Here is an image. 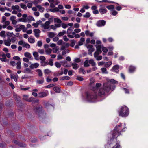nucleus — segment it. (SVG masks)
I'll list each match as a JSON object with an SVG mask.
<instances>
[{
	"label": "nucleus",
	"instance_id": "nucleus-35",
	"mask_svg": "<svg viewBox=\"0 0 148 148\" xmlns=\"http://www.w3.org/2000/svg\"><path fill=\"white\" fill-rule=\"evenodd\" d=\"M73 29V27H70L68 28L67 32V33L68 34L71 33Z\"/></svg>",
	"mask_w": 148,
	"mask_h": 148
},
{
	"label": "nucleus",
	"instance_id": "nucleus-48",
	"mask_svg": "<svg viewBox=\"0 0 148 148\" xmlns=\"http://www.w3.org/2000/svg\"><path fill=\"white\" fill-rule=\"evenodd\" d=\"M90 14L88 12H87L85 14L83 15V17L85 18H88L90 16Z\"/></svg>",
	"mask_w": 148,
	"mask_h": 148
},
{
	"label": "nucleus",
	"instance_id": "nucleus-56",
	"mask_svg": "<svg viewBox=\"0 0 148 148\" xmlns=\"http://www.w3.org/2000/svg\"><path fill=\"white\" fill-rule=\"evenodd\" d=\"M20 5L21 8L24 10H26L27 8L26 6L24 4H21Z\"/></svg>",
	"mask_w": 148,
	"mask_h": 148
},
{
	"label": "nucleus",
	"instance_id": "nucleus-1",
	"mask_svg": "<svg viewBox=\"0 0 148 148\" xmlns=\"http://www.w3.org/2000/svg\"><path fill=\"white\" fill-rule=\"evenodd\" d=\"M117 82L113 79H111L109 82L104 83L103 85V88H100V87L101 86V84L100 83H97L96 86L92 88V90L94 92H88L86 94V100L89 102H93L95 101L97 98V95L96 93L99 89L98 94L99 96H102L104 95L106 92H109L110 90L111 89V88L112 84L117 83ZM114 87V86H112Z\"/></svg>",
	"mask_w": 148,
	"mask_h": 148
},
{
	"label": "nucleus",
	"instance_id": "nucleus-33",
	"mask_svg": "<svg viewBox=\"0 0 148 148\" xmlns=\"http://www.w3.org/2000/svg\"><path fill=\"white\" fill-rule=\"evenodd\" d=\"M53 90L55 92L59 93L60 92V88L57 87H54L53 89Z\"/></svg>",
	"mask_w": 148,
	"mask_h": 148
},
{
	"label": "nucleus",
	"instance_id": "nucleus-55",
	"mask_svg": "<svg viewBox=\"0 0 148 148\" xmlns=\"http://www.w3.org/2000/svg\"><path fill=\"white\" fill-rule=\"evenodd\" d=\"M64 44L65 42L62 40H60L58 42V44L59 45H64Z\"/></svg>",
	"mask_w": 148,
	"mask_h": 148
},
{
	"label": "nucleus",
	"instance_id": "nucleus-11",
	"mask_svg": "<svg viewBox=\"0 0 148 148\" xmlns=\"http://www.w3.org/2000/svg\"><path fill=\"white\" fill-rule=\"evenodd\" d=\"M33 32L34 33V35L35 37L37 38H39L40 36L39 34L41 32L40 30L38 29H34Z\"/></svg>",
	"mask_w": 148,
	"mask_h": 148
},
{
	"label": "nucleus",
	"instance_id": "nucleus-37",
	"mask_svg": "<svg viewBox=\"0 0 148 148\" xmlns=\"http://www.w3.org/2000/svg\"><path fill=\"white\" fill-rule=\"evenodd\" d=\"M89 62L88 60H85L84 63V66L85 67H88L90 66L88 64Z\"/></svg>",
	"mask_w": 148,
	"mask_h": 148
},
{
	"label": "nucleus",
	"instance_id": "nucleus-23",
	"mask_svg": "<svg viewBox=\"0 0 148 148\" xmlns=\"http://www.w3.org/2000/svg\"><path fill=\"white\" fill-rule=\"evenodd\" d=\"M36 71L38 73V75L39 77H41L42 76V73L40 69H37L36 70Z\"/></svg>",
	"mask_w": 148,
	"mask_h": 148
},
{
	"label": "nucleus",
	"instance_id": "nucleus-52",
	"mask_svg": "<svg viewBox=\"0 0 148 148\" xmlns=\"http://www.w3.org/2000/svg\"><path fill=\"white\" fill-rule=\"evenodd\" d=\"M55 65L56 67L58 68H60L61 66V64L59 62H56L55 63Z\"/></svg>",
	"mask_w": 148,
	"mask_h": 148
},
{
	"label": "nucleus",
	"instance_id": "nucleus-34",
	"mask_svg": "<svg viewBox=\"0 0 148 148\" xmlns=\"http://www.w3.org/2000/svg\"><path fill=\"white\" fill-rule=\"evenodd\" d=\"M72 66L73 68L75 69H77L78 68V64L75 63H73L72 64Z\"/></svg>",
	"mask_w": 148,
	"mask_h": 148
},
{
	"label": "nucleus",
	"instance_id": "nucleus-28",
	"mask_svg": "<svg viewBox=\"0 0 148 148\" xmlns=\"http://www.w3.org/2000/svg\"><path fill=\"white\" fill-rule=\"evenodd\" d=\"M43 105L46 107H47L48 106H50L51 107H53V106H52L51 105H49V103L46 101L45 100H43Z\"/></svg>",
	"mask_w": 148,
	"mask_h": 148
},
{
	"label": "nucleus",
	"instance_id": "nucleus-27",
	"mask_svg": "<svg viewBox=\"0 0 148 148\" xmlns=\"http://www.w3.org/2000/svg\"><path fill=\"white\" fill-rule=\"evenodd\" d=\"M135 68L132 66H130L129 69V72L130 73L133 72L135 70Z\"/></svg>",
	"mask_w": 148,
	"mask_h": 148
},
{
	"label": "nucleus",
	"instance_id": "nucleus-29",
	"mask_svg": "<svg viewBox=\"0 0 148 148\" xmlns=\"http://www.w3.org/2000/svg\"><path fill=\"white\" fill-rule=\"evenodd\" d=\"M44 78H42L41 79L38 80L36 81V83L38 84H43L44 82Z\"/></svg>",
	"mask_w": 148,
	"mask_h": 148
},
{
	"label": "nucleus",
	"instance_id": "nucleus-9",
	"mask_svg": "<svg viewBox=\"0 0 148 148\" xmlns=\"http://www.w3.org/2000/svg\"><path fill=\"white\" fill-rule=\"evenodd\" d=\"M11 38L10 37H8L7 39L4 40V43L6 46H10L11 45Z\"/></svg>",
	"mask_w": 148,
	"mask_h": 148
},
{
	"label": "nucleus",
	"instance_id": "nucleus-53",
	"mask_svg": "<svg viewBox=\"0 0 148 148\" xmlns=\"http://www.w3.org/2000/svg\"><path fill=\"white\" fill-rule=\"evenodd\" d=\"M101 70L102 73H107L106 69L105 68H101Z\"/></svg>",
	"mask_w": 148,
	"mask_h": 148
},
{
	"label": "nucleus",
	"instance_id": "nucleus-38",
	"mask_svg": "<svg viewBox=\"0 0 148 148\" xmlns=\"http://www.w3.org/2000/svg\"><path fill=\"white\" fill-rule=\"evenodd\" d=\"M48 36L50 38H53L55 36V34L53 32H50L48 33Z\"/></svg>",
	"mask_w": 148,
	"mask_h": 148
},
{
	"label": "nucleus",
	"instance_id": "nucleus-26",
	"mask_svg": "<svg viewBox=\"0 0 148 148\" xmlns=\"http://www.w3.org/2000/svg\"><path fill=\"white\" fill-rule=\"evenodd\" d=\"M99 11L100 12L103 14L106 13L107 11V10L102 8H101L99 9Z\"/></svg>",
	"mask_w": 148,
	"mask_h": 148
},
{
	"label": "nucleus",
	"instance_id": "nucleus-61",
	"mask_svg": "<svg viewBox=\"0 0 148 148\" xmlns=\"http://www.w3.org/2000/svg\"><path fill=\"white\" fill-rule=\"evenodd\" d=\"M54 86L53 84H51L48 85H47L45 86V88H50L52 87H53Z\"/></svg>",
	"mask_w": 148,
	"mask_h": 148
},
{
	"label": "nucleus",
	"instance_id": "nucleus-31",
	"mask_svg": "<svg viewBox=\"0 0 148 148\" xmlns=\"http://www.w3.org/2000/svg\"><path fill=\"white\" fill-rule=\"evenodd\" d=\"M112 64V62L111 61L105 63L104 66L107 68L109 67Z\"/></svg>",
	"mask_w": 148,
	"mask_h": 148
},
{
	"label": "nucleus",
	"instance_id": "nucleus-58",
	"mask_svg": "<svg viewBox=\"0 0 148 148\" xmlns=\"http://www.w3.org/2000/svg\"><path fill=\"white\" fill-rule=\"evenodd\" d=\"M39 59L42 61H44L46 60V58L44 56H40Z\"/></svg>",
	"mask_w": 148,
	"mask_h": 148
},
{
	"label": "nucleus",
	"instance_id": "nucleus-57",
	"mask_svg": "<svg viewBox=\"0 0 148 148\" xmlns=\"http://www.w3.org/2000/svg\"><path fill=\"white\" fill-rule=\"evenodd\" d=\"M38 52L41 54H43L44 53V51L43 49H38Z\"/></svg>",
	"mask_w": 148,
	"mask_h": 148
},
{
	"label": "nucleus",
	"instance_id": "nucleus-5",
	"mask_svg": "<svg viewBox=\"0 0 148 148\" xmlns=\"http://www.w3.org/2000/svg\"><path fill=\"white\" fill-rule=\"evenodd\" d=\"M49 95V92L47 90H46L44 92H42L38 93V97L39 98L45 97Z\"/></svg>",
	"mask_w": 148,
	"mask_h": 148
},
{
	"label": "nucleus",
	"instance_id": "nucleus-59",
	"mask_svg": "<svg viewBox=\"0 0 148 148\" xmlns=\"http://www.w3.org/2000/svg\"><path fill=\"white\" fill-rule=\"evenodd\" d=\"M42 42L41 41H38L37 43V45L39 47H41L42 45Z\"/></svg>",
	"mask_w": 148,
	"mask_h": 148
},
{
	"label": "nucleus",
	"instance_id": "nucleus-14",
	"mask_svg": "<svg viewBox=\"0 0 148 148\" xmlns=\"http://www.w3.org/2000/svg\"><path fill=\"white\" fill-rule=\"evenodd\" d=\"M39 66V64L37 63L31 64L29 66L30 69H33L34 68H36Z\"/></svg>",
	"mask_w": 148,
	"mask_h": 148
},
{
	"label": "nucleus",
	"instance_id": "nucleus-54",
	"mask_svg": "<svg viewBox=\"0 0 148 148\" xmlns=\"http://www.w3.org/2000/svg\"><path fill=\"white\" fill-rule=\"evenodd\" d=\"M31 70L29 68H26L25 70L23 72L24 73H29L30 72Z\"/></svg>",
	"mask_w": 148,
	"mask_h": 148
},
{
	"label": "nucleus",
	"instance_id": "nucleus-62",
	"mask_svg": "<svg viewBox=\"0 0 148 148\" xmlns=\"http://www.w3.org/2000/svg\"><path fill=\"white\" fill-rule=\"evenodd\" d=\"M48 64H49L51 66H52L53 65L52 60L50 59L49 60V62L48 63Z\"/></svg>",
	"mask_w": 148,
	"mask_h": 148
},
{
	"label": "nucleus",
	"instance_id": "nucleus-64",
	"mask_svg": "<svg viewBox=\"0 0 148 148\" xmlns=\"http://www.w3.org/2000/svg\"><path fill=\"white\" fill-rule=\"evenodd\" d=\"M25 42L22 40L19 41L18 44L19 45H21L23 46Z\"/></svg>",
	"mask_w": 148,
	"mask_h": 148
},
{
	"label": "nucleus",
	"instance_id": "nucleus-21",
	"mask_svg": "<svg viewBox=\"0 0 148 148\" xmlns=\"http://www.w3.org/2000/svg\"><path fill=\"white\" fill-rule=\"evenodd\" d=\"M85 34L87 36H89L92 37L93 36L94 33L92 32L90 33L88 30H86L85 32Z\"/></svg>",
	"mask_w": 148,
	"mask_h": 148
},
{
	"label": "nucleus",
	"instance_id": "nucleus-32",
	"mask_svg": "<svg viewBox=\"0 0 148 148\" xmlns=\"http://www.w3.org/2000/svg\"><path fill=\"white\" fill-rule=\"evenodd\" d=\"M28 41L31 43H33L35 42V39L34 38L31 37L29 38L28 39Z\"/></svg>",
	"mask_w": 148,
	"mask_h": 148
},
{
	"label": "nucleus",
	"instance_id": "nucleus-22",
	"mask_svg": "<svg viewBox=\"0 0 148 148\" xmlns=\"http://www.w3.org/2000/svg\"><path fill=\"white\" fill-rule=\"evenodd\" d=\"M24 56L25 57H27L29 58L32 59V56L31 54L28 52H26L24 53Z\"/></svg>",
	"mask_w": 148,
	"mask_h": 148
},
{
	"label": "nucleus",
	"instance_id": "nucleus-51",
	"mask_svg": "<svg viewBox=\"0 0 148 148\" xmlns=\"http://www.w3.org/2000/svg\"><path fill=\"white\" fill-rule=\"evenodd\" d=\"M41 65L43 66H45L48 64V62H45V61H41Z\"/></svg>",
	"mask_w": 148,
	"mask_h": 148
},
{
	"label": "nucleus",
	"instance_id": "nucleus-16",
	"mask_svg": "<svg viewBox=\"0 0 148 148\" xmlns=\"http://www.w3.org/2000/svg\"><path fill=\"white\" fill-rule=\"evenodd\" d=\"M18 76L17 74L14 75L13 74H11V78L12 79H13L15 82L17 81Z\"/></svg>",
	"mask_w": 148,
	"mask_h": 148
},
{
	"label": "nucleus",
	"instance_id": "nucleus-24",
	"mask_svg": "<svg viewBox=\"0 0 148 148\" xmlns=\"http://www.w3.org/2000/svg\"><path fill=\"white\" fill-rule=\"evenodd\" d=\"M89 63L91 64L92 66H94L96 64V63L94 61V60L92 59H91L88 60Z\"/></svg>",
	"mask_w": 148,
	"mask_h": 148
},
{
	"label": "nucleus",
	"instance_id": "nucleus-7",
	"mask_svg": "<svg viewBox=\"0 0 148 148\" xmlns=\"http://www.w3.org/2000/svg\"><path fill=\"white\" fill-rule=\"evenodd\" d=\"M106 21L103 20H99L96 23V25L98 27L104 26L106 24Z\"/></svg>",
	"mask_w": 148,
	"mask_h": 148
},
{
	"label": "nucleus",
	"instance_id": "nucleus-46",
	"mask_svg": "<svg viewBox=\"0 0 148 148\" xmlns=\"http://www.w3.org/2000/svg\"><path fill=\"white\" fill-rule=\"evenodd\" d=\"M12 8L13 10H18L19 9V6L18 5H13L12 6Z\"/></svg>",
	"mask_w": 148,
	"mask_h": 148
},
{
	"label": "nucleus",
	"instance_id": "nucleus-41",
	"mask_svg": "<svg viewBox=\"0 0 148 148\" xmlns=\"http://www.w3.org/2000/svg\"><path fill=\"white\" fill-rule=\"evenodd\" d=\"M129 87L127 86L126 88H123V89L125 91V93L128 94L129 93V90L130 89L129 88Z\"/></svg>",
	"mask_w": 148,
	"mask_h": 148
},
{
	"label": "nucleus",
	"instance_id": "nucleus-2",
	"mask_svg": "<svg viewBox=\"0 0 148 148\" xmlns=\"http://www.w3.org/2000/svg\"><path fill=\"white\" fill-rule=\"evenodd\" d=\"M122 124L120 123L118 125L116 126L114 130L112 132V138L110 140V143L109 144L112 148H121L119 144L116 143V138L117 136L120 134L121 132L125 131V128H122Z\"/></svg>",
	"mask_w": 148,
	"mask_h": 148
},
{
	"label": "nucleus",
	"instance_id": "nucleus-49",
	"mask_svg": "<svg viewBox=\"0 0 148 148\" xmlns=\"http://www.w3.org/2000/svg\"><path fill=\"white\" fill-rule=\"evenodd\" d=\"M71 46L72 47H73L75 45V41L74 40H71Z\"/></svg>",
	"mask_w": 148,
	"mask_h": 148
},
{
	"label": "nucleus",
	"instance_id": "nucleus-36",
	"mask_svg": "<svg viewBox=\"0 0 148 148\" xmlns=\"http://www.w3.org/2000/svg\"><path fill=\"white\" fill-rule=\"evenodd\" d=\"M52 51L51 49L49 48L45 49V51L47 54L49 55L51 53Z\"/></svg>",
	"mask_w": 148,
	"mask_h": 148
},
{
	"label": "nucleus",
	"instance_id": "nucleus-44",
	"mask_svg": "<svg viewBox=\"0 0 148 148\" xmlns=\"http://www.w3.org/2000/svg\"><path fill=\"white\" fill-rule=\"evenodd\" d=\"M54 22H56L58 23H62L61 20L58 18H55L54 19Z\"/></svg>",
	"mask_w": 148,
	"mask_h": 148
},
{
	"label": "nucleus",
	"instance_id": "nucleus-12",
	"mask_svg": "<svg viewBox=\"0 0 148 148\" xmlns=\"http://www.w3.org/2000/svg\"><path fill=\"white\" fill-rule=\"evenodd\" d=\"M14 143L16 144H18L21 147H26V145L25 143H19L17 140L14 141Z\"/></svg>",
	"mask_w": 148,
	"mask_h": 148
},
{
	"label": "nucleus",
	"instance_id": "nucleus-42",
	"mask_svg": "<svg viewBox=\"0 0 148 148\" xmlns=\"http://www.w3.org/2000/svg\"><path fill=\"white\" fill-rule=\"evenodd\" d=\"M21 62L20 61L17 62L16 63V68L17 69H19L21 68Z\"/></svg>",
	"mask_w": 148,
	"mask_h": 148
},
{
	"label": "nucleus",
	"instance_id": "nucleus-40",
	"mask_svg": "<svg viewBox=\"0 0 148 148\" xmlns=\"http://www.w3.org/2000/svg\"><path fill=\"white\" fill-rule=\"evenodd\" d=\"M11 42L13 43H14L17 41V39L15 37H13L11 39Z\"/></svg>",
	"mask_w": 148,
	"mask_h": 148
},
{
	"label": "nucleus",
	"instance_id": "nucleus-3",
	"mask_svg": "<svg viewBox=\"0 0 148 148\" xmlns=\"http://www.w3.org/2000/svg\"><path fill=\"white\" fill-rule=\"evenodd\" d=\"M129 112L128 108L125 106H123L121 108L119 112V115L122 117H126L129 114Z\"/></svg>",
	"mask_w": 148,
	"mask_h": 148
},
{
	"label": "nucleus",
	"instance_id": "nucleus-47",
	"mask_svg": "<svg viewBox=\"0 0 148 148\" xmlns=\"http://www.w3.org/2000/svg\"><path fill=\"white\" fill-rule=\"evenodd\" d=\"M51 72V71L48 69H46L44 70V73L45 74L50 73Z\"/></svg>",
	"mask_w": 148,
	"mask_h": 148
},
{
	"label": "nucleus",
	"instance_id": "nucleus-15",
	"mask_svg": "<svg viewBox=\"0 0 148 148\" xmlns=\"http://www.w3.org/2000/svg\"><path fill=\"white\" fill-rule=\"evenodd\" d=\"M97 51L95 52L99 53H101L102 51L101 49L103 47V46L101 45H99L96 46Z\"/></svg>",
	"mask_w": 148,
	"mask_h": 148
},
{
	"label": "nucleus",
	"instance_id": "nucleus-63",
	"mask_svg": "<svg viewBox=\"0 0 148 148\" xmlns=\"http://www.w3.org/2000/svg\"><path fill=\"white\" fill-rule=\"evenodd\" d=\"M5 34V32L4 31H2L0 32V35L1 37H4Z\"/></svg>",
	"mask_w": 148,
	"mask_h": 148
},
{
	"label": "nucleus",
	"instance_id": "nucleus-10",
	"mask_svg": "<svg viewBox=\"0 0 148 148\" xmlns=\"http://www.w3.org/2000/svg\"><path fill=\"white\" fill-rule=\"evenodd\" d=\"M119 66L118 65H116L114 66L112 69L111 70L113 72H116L118 73L119 72Z\"/></svg>",
	"mask_w": 148,
	"mask_h": 148
},
{
	"label": "nucleus",
	"instance_id": "nucleus-19",
	"mask_svg": "<svg viewBox=\"0 0 148 148\" xmlns=\"http://www.w3.org/2000/svg\"><path fill=\"white\" fill-rule=\"evenodd\" d=\"M33 54L34 56V58L36 60H38L39 59L38 58V54L37 52H34L33 53Z\"/></svg>",
	"mask_w": 148,
	"mask_h": 148
},
{
	"label": "nucleus",
	"instance_id": "nucleus-8",
	"mask_svg": "<svg viewBox=\"0 0 148 148\" xmlns=\"http://www.w3.org/2000/svg\"><path fill=\"white\" fill-rule=\"evenodd\" d=\"M100 53H99L95 52L94 54V57L97 60H101L102 59V56H99Z\"/></svg>",
	"mask_w": 148,
	"mask_h": 148
},
{
	"label": "nucleus",
	"instance_id": "nucleus-45",
	"mask_svg": "<svg viewBox=\"0 0 148 148\" xmlns=\"http://www.w3.org/2000/svg\"><path fill=\"white\" fill-rule=\"evenodd\" d=\"M23 46L24 47H25L26 48H29L30 47V45L27 43H25V42L24 43Z\"/></svg>",
	"mask_w": 148,
	"mask_h": 148
},
{
	"label": "nucleus",
	"instance_id": "nucleus-50",
	"mask_svg": "<svg viewBox=\"0 0 148 148\" xmlns=\"http://www.w3.org/2000/svg\"><path fill=\"white\" fill-rule=\"evenodd\" d=\"M106 8L108 10H112L114 8V6L113 5H111L106 7Z\"/></svg>",
	"mask_w": 148,
	"mask_h": 148
},
{
	"label": "nucleus",
	"instance_id": "nucleus-60",
	"mask_svg": "<svg viewBox=\"0 0 148 148\" xmlns=\"http://www.w3.org/2000/svg\"><path fill=\"white\" fill-rule=\"evenodd\" d=\"M61 26L64 29H65L68 27L67 25L64 23H62L61 25Z\"/></svg>",
	"mask_w": 148,
	"mask_h": 148
},
{
	"label": "nucleus",
	"instance_id": "nucleus-30",
	"mask_svg": "<svg viewBox=\"0 0 148 148\" xmlns=\"http://www.w3.org/2000/svg\"><path fill=\"white\" fill-rule=\"evenodd\" d=\"M85 41V39L83 38H81L80 40L78 42L79 45H81L83 44V42Z\"/></svg>",
	"mask_w": 148,
	"mask_h": 148
},
{
	"label": "nucleus",
	"instance_id": "nucleus-6",
	"mask_svg": "<svg viewBox=\"0 0 148 148\" xmlns=\"http://www.w3.org/2000/svg\"><path fill=\"white\" fill-rule=\"evenodd\" d=\"M51 24L50 21H46L44 24H42L41 27L44 29H48L50 28V24Z\"/></svg>",
	"mask_w": 148,
	"mask_h": 148
},
{
	"label": "nucleus",
	"instance_id": "nucleus-18",
	"mask_svg": "<svg viewBox=\"0 0 148 148\" xmlns=\"http://www.w3.org/2000/svg\"><path fill=\"white\" fill-rule=\"evenodd\" d=\"M13 96L15 100L17 102H18L20 100L21 98L20 97L15 93L13 94Z\"/></svg>",
	"mask_w": 148,
	"mask_h": 148
},
{
	"label": "nucleus",
	"instance_id": "nucleus-39",
	"mask_svg": "<svg viewBox=\"0 0 148 148\" xmlns=\"http://www.w3.org/2000/svg\"><path fill=\"white\" fill-rule=\"evenodd\" d=\"M66 33V31L64 30L62 32H59L58 34V35L59 36H60L64 35Z\"/></svg>",
	"mask_w": 148,
	"mask_h": 148
},
{
	"label": "nucleus",
	"instance_id": "nucleus-4",
	"mask_svg": "<svg viewBox=\"0 0 148 148\" xmlns=\"http://www.w3.org/2000/svg\"><path fill=\"white\" fill-rule=\"evenodd\" d=\"M34 110L39 116V117L44 118L45 115V114L42 110L41 107H36L34 109Z\"/></svg>",
	"mask_w": 148,
	"mask_h": 148
},
{
	"label": "nucleus",
	"instance_id": "nucleus-20",
	"mask_svg": "<svg viewBox=\"0 0 148 148\" xmlns=\"http://www.w3.org/2000/svg\"><path fill=\"white\" fill-rule=\"evenodd\" d=\"M36 7L42 13L44 11L45 9L41 5H38L36 6Z\"/></svg>",
	"mask_w": 148,
	"mask_h": 148
},
{
	"label": "nucleus",
	"instance_id": "nucleus-13",
	"mask_svg": "<svg viewBox=\"0 0 148 148\" xmlns=\"http://www.w3.org/2000/svg\"><path fill=\"white\" fill-rule=\"evenodd\" d=\"M23 99L27 101L31 102L32 101V97L28 98V96L27 95H24L23 96Z\"/></svg>",
	"mask_w": 148,
	"mask_h": 148
},
{
	"label": "nucleus",
	"instance_id": "nucleus-25",
	"mask_svg": "<svg viewBox=\"0 0 148 148\" xmlns=\"http://www.w3.org/2000/svg\"><path fill=\"white\" fill-rule=\"evenodd\" d=\"M19 26V27L21 30V29L22 30L23 32H25L26 30H25L24 29L25 26L24 25H18L17 26Z\"/></svg>",
	"mask_w": 148,
	"mask_h": 148
},
{
	"label": "nucleus",
	"instance_id": "nucleus-43",
	"mask_svg": "<svg viewBox=\"0 0 148 148\" xmlns=\"http://www.w3.org/2000/svg\"><path fill=\"white\" fill-rule=\"evenodd\" d=\"M70 79V77L68 76H65L62 77L61 79V80H69Z\"/></svg>",
	"mask_w": 148,
	"mask_h": 148
},
{
	"label": "nucleus",
	"instance_id": "nucleus-17",
	"mask_svg": "<svg viewBox=\"0 0 148 148\" xmlns=\"http://www.w3.org/2000/svg\"><path fill=\"white\" fill-rule=\"evenodd\" d=\"M2 58H0V60L2 62H4L7 61L6 57L4 54H2L1 56Z\"/></svg>",
	"mask_w": 148,
	"mask_h": 148
}]
</instances>
